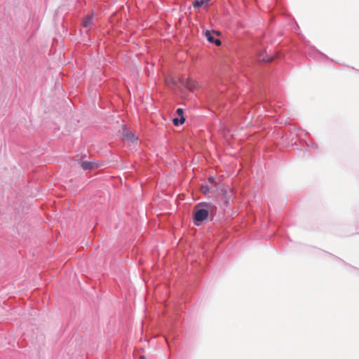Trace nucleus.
<instances>
[{"label": "nucleus", "mask_w": 359, "mask_h": 359, "mask_svg": "<svg viewBox=\"0 0 359 359\" xmlns=\"http://www.w3.org/2000/svg\"><path fill=\"white\" fill-rule=\"evenodd\" d=\"M199 205L203 206L204 208H196L194 219L196 222L204 221L208 217L209 212L213 210V207L208 203L200 204Z\"/></svg>", "instance_id": "1"}, {"label": "nucleus", "mask_w": 359, "mask_h": 359, "mask_svg": "<svg viewBox=\"0 0 359 359\" xmlns=\"http://www.w3.org/2000/svg\"><path fill=\"white\" fill-rule=\"evenodd\" d=\"M214 34L219 35V32L207 30L205 33V35L209 42L215 43L216 46H219L221 45V41L219 39H215L213 36Z\"/></svg>", "instance_id": "2"}, {"label": "nucleus", "mask_w": 359, "mask_h": 359, "mask_svg": "<svg viewBox=\"0 0 359 359\" xmlns=\"http://www.w3.org/2000/svg\"><path fill=\"white\" fill-rule=\"evenodd\" d=\"M123 137L125 140H126L128 141H130V142H134L137 140V138L135 137V134H133L131 132L127 131V130L124 131Z\"/></svg>", "instance_id": "3"}, {"label": "nucleus", "mask_w": 359, "mask_h": 359, "mask_svg": "<svg viewBox=\"0 0 359 359\" xmlns=\"http://www.w3.org/2000/svg\"><path fill=\"white\" fill-rule=\"evenodd\" d=\"M185 86L192 90L197 87V83L194 80L188 79L186 81Z\"/></svg>", "instance_id": "4"}, {"label": "nucleus", "mask_w": 359, "mask_h": 359, "mask_svg": "<svg viewBox=\"0 0 359 359\" xmlns=\"http://www.w3.org/2000/svg\"><path fill=\"white\" fill-rule=\"evenodd\" d=\"M93 20V15L85 17L82 20V25L84 27H88L91 23Z\"/></svg>", "instance_id": "5"}, {"label": "nucleus", "mask_w": 359, "mask_h": 359, "mask_svg": "<svg viewBox=\"0 0 359 359\" xmlns=\"http://www.w3.org/2000/svg\"><path fill=\"white\" fill-rule=\"evenodd\" d=\"M81 166L84 170H92L94 168V165L88 161L81 163Z\"/></svg>", "instance_id": "6"}, {"label": "nucleus", "mask_w": 359, "mask_h": 359, "mask_svg": "<svg viewBox=\"0 0 359 359\" xmlns=\"http://www.w3.org/2000/svg\"><path fill=\"white\" fill-rule=\"evenodd\" d=\"M176 112H177V115L179 116H180V124H183L185 121V118L183 116V109L179 108L177 109Z\"/></svg>", "instance_id": "7"}, {"label": "nucleus", "mask_w": 359, "mask_h": 359, "mask_svg": "<svg viewBox=\"0 0 359 359\" xmlns=\"http://www.w3.org/2000/svg\"><path fill=\"white\" fill-rule=\"evenodd\" d=\"M201 190L204 194H206L209 191V188L208 186H201Z\"/></svg>", "instance_id": "8"}, {"label": "nucleus", "mask_w": 359, "mask_h": 359, "mask_svg": "<svg viewBox=\"0 0 359 359\" xmlns=\"http://www.w3.org/2000/svg\"><path fill=\"white\" fill-rule=\"evenodd\" d=\"M259 60L261 61L271 62L273 59V57H270L265 58L264 57H262L261 56H259Z\"/></svg>", "instance_id": "9"}, {"label": "nucleus", "mask_w": 359, "mask_h": 359, "mask_svg": "<svg viewBox=\"0 0 359 359\" xmlns=\"http://www.w3.org/2000/svg\"><path fill=\"white\" fill-rule=\"evenodd\" d=\"M172 121H173V124H174L175 126H178V125L180 123V120H179L177 118H175L172 120Z\"/></svg>", "instance_id": "10"}, {"label": "nucleus", "mask_w": 359, "mask_h": 359, "mask_svg": "<svg viewBox=\"0 0 359 359\" xmlns=\"http://www.w3.org/2000/svg\"><path fill=\"white\" fill-rule=\"evenodd\" d=\"M208 180L210 182L214 183L215 178L213 177H209Z\"/></svg>", "instance_id": "11"}, {"label": "nucleus", "mask_w": 359, "mask_h": 359, "mask_svg": "<svg viewBox=\"0 0 359 359\" xmlns=\"http://www.w3.org/2000/svg\"><path fill=\"white\" fill-rule=\"evenodd\" d=\"M140 359H144V358L143 356H141Z\"/></svg>", "instance_id": "12"}]
</instances>
